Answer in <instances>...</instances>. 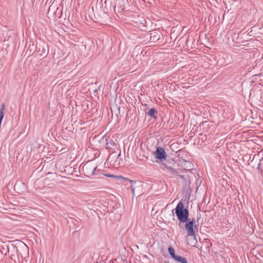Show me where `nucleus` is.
Wrapping results in <instances>:
<instances>
[{"mask_svg": "<svg viewBox=\"0 0 263 263\" xmlns=\"http://www.w3.org/2000/svg\"><path fill=\"white\" fill-rule=\"evenodd\" d=\"M175 211L178 219L179 226H180L181 224L184 223L185 222L187 221V220L190 219L189 218V210L187 208H185L184 204L181 201L177 204Z\"/></svg>", "mask_w": 263, "mask_h": 263, "instance_id": "obj_1", "label": "nucleus"}, {"mask_svg": "<svg viewBox=\"0 0 263 263\" xmlns=\"http://www.w3.org/2000/svg\"><path fill=\"white\" fill-rule=\"evenodd\" d=\"M184 228L187 232L189 236L194 237L196 236V234L198 232L197 226L195 224V220L194 218H190L185 222Z\"/></svg>", "mask_w": 263, "mask_h": 263, "instance_id": "obj_2", "label": "nucleus"}, {"mask_svg": "<svg viewBox=\"0 0 263 263\" xmlns=\"http://www.w3.org/2000/svg\"><path fill=\"white\" fill-rule=\"evenodd\" d=\"M155 155L157 159L161 161L164 160L166 158V153L164 148L161 147H159L157 148Z\"/></svg>", "mask_w": 263, "mask_h": 263, "instance_id": "obj_3", "label": "nucleus"}, {"mask_svg": "<svg viewBox=\"0 0 263 263\" xmlns=\"http://www.w3.org/2000/svg\"><path fill=\"white\" fill-rule=\"evenodd\" d=\"M83 169L85 170V173L87 174V175H94L97 174L96 173L97 166H95L93 165L86 164L84 166Z\"/></svg>", "mask_w": 263, "mask_h": 263, "instance_id": "obj_4", "label": "nucleus"}, {"mask_svg": "<svg viewBox=\"0 0 263 263\" xmlns=\"http://www.w3.org/2000/svg\"><path fill=\"white\" fill-rule=\"evenodd\" d=\"M157 113L156 110L154 108H151L147 112V114L148 116L155 118L156 116H155V114Z\"/></svg>", "mask_w": 263, "mask_h": 263, "instance_id": "obj_5", "label": "nucleus"}, {"mask_svg": "<svg viewBox=\"0 0 263 263\" xmlns=\"http://www.w3.org/2000/svg\"><path fill=\"white\" fill-rule=\"evenodd\" d=\"M168 251L170 255L172 256V257L175 259L176 257L178 256L176 255L175 253V250L173 248L170 247L168 249Z\"/></svg>", "mask_w": 263, "mask_h": 263, "instance_id": "obj_6", "label": "nucleus"}, {"mask_svg": "<svg viewBox=\"0 0 263 263\" xmlns=\"http://www.w3.org/2000/svg\"><path fill=\"white\" fill-rule=\"evenodd\" d=\"M174 260L180 263H187V260L185 258L178 255Z\"/></svg>", "mask_w": 263, "mask_h": 263, "instance_id": "obj_7", "label": "nucleus"}, {"mask_svg": "<svg viewBox=\"0 0 263 263\" xmlns=\"http://www.w3.org/2000/svg\"><path fill=\"white\" fill-rule=\"evenodd\" d=\"M166 169L167 170V173L170 175H175L177 173V172L176 171L171 167H167V166H166Z\"/></svg>", "mask_w": 263, "mask_h": 263, "instance_id": "obj_8", "label": "nucleus"}, {"mask_svg": "<svg viewBox=\"0 0 263 263\" xmlns=\"http://www.w3.org/2000/svg\"><path fill=\"white\" fill-rule=\"evenodd\" d=\"M129 182L131 184V189H132V192L133 196H135V187H134V184L136 183V181L132 180H129Z\"/></svg>", "mask_w": 263, "mask_h": 263, "instance_id": "obj_9", "label": "nucleus"}, {"mask_svg": "<svg viewBox=\"0 0 263 263\" xmlns=\"http://www.w3.org/2000/svg\"><path fill=\"white\" fill-rule=\"evenodd\" d=\"M184 166L186 170H191L192 167V164L190 161H185Z\"/></svg>", "mask_w": 263, "mask_h": 263, "instance_id": "obj_10", "label": "nucleus"}, {"mask_svg": "<svg viewBox=\"0 0 263 263\" xmlns=\"http://www.w3.org/2000/svg\"><path fill=\"white\" fill-rule=\"evenodd\" d=\"M104 176L109 177V178H122L121 176H115L113 174H104Z\"/></svg>", "mask_w": 263, "mask_h": 263, "instance_id": "obj_11", "label": "nucleus"}, {"mask_svg": "<svg viewBox=\"0 0 263 263\" xmlns=\"http://www.w3.org/2000/svg\"><path fill=\"white\" fill-rule=\"evenodd\" d=\"M179 176H180V177L181 179H185V176H183V175H180Z\"/></svg>", "mask_w": 263, "mask_h": 263, "instance_id": "obj_12", "label": "nucleus"}]
</instances>
